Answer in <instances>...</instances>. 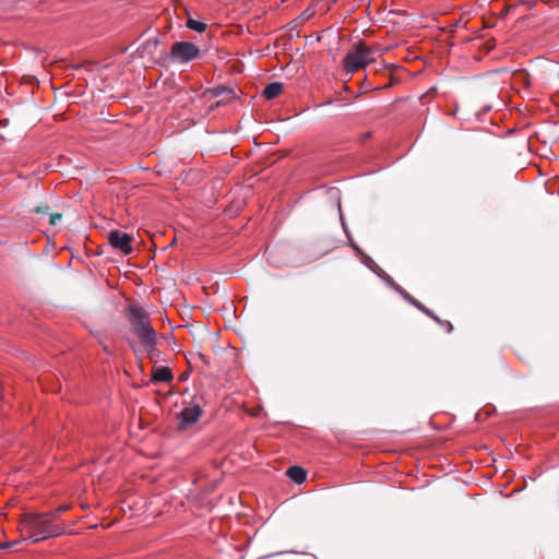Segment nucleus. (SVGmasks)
<instances>
[{"instance_id":"nucleus-15","label":"nucleus","mask_w":559,"mask_h":559,"mask_svg":"<svg viewBox=\"0 0 559 559\" xmlns=\"http://www.w3.org/2000/svg\"><path fill=\"white\" fill-rule=\"evenodd\" d=\"M35 212L48 215L49 214V206L48 205H39V206H37L35 209Z\"/></svg>"},{"instance_id":"nucleus-20","label":"nucleus","mask_w":559,"mask_h":559,"mask_svg":"<svg viewBox=\"0 0 559 559\" xmlns=\"http://www.w3.org/2000/svg\"><path fill=\"white\" fill-rule=\"evenodd\" d=\"M158 44V39L157 38H154V39H148L146 45H153L154 47H156Z\"/></svg>"},{"instance_id":"nucleus-18","label":"nucleus","mask_w":559,"mask_h":559,"mask_svg":"<svg viewBox=\"0 0 559 559\" xmlns=\"http://www.w3.org/2000/svg\"><path fill=\"white\" fill-rule=\"evenodd\" d=\"M100 345H102V347H103V350H104L106 354L111 355V350H110V348H109L108 344H106L105 342L100 341Z\"/></svg>"},{"instance_id":"nucleus-26","label":"nucleus","mask_w":559,"mask_h":559,"mask_svg":"<svg viewBox=\"0 0 559 559\" xmlns=\"http://www.w3.org/2000/svg\"><path fill=\"white\" fill-rule=\"evenodd\" d=\"M360 91H361V92H366V91H367V88H365V87H360Z\"/></svg>"},{"instance_id":"nucleus-23","label":"nucleus","mask_w":559,"mask_h":559,"mask_svg":"<svg viewBox=\"0 0 559 559\" xmlns=\"http://www.w3.org/2000/svg\"><path fill=\"white\" fill-rule=\"evenodd\" d=\"M129 345H131V347H133V350H136V347H134V344H132V342H129Z\"/></svg>"},{"instance_id":"nucleus-22","label":"nucleus","mask_w":559,"mask_h":559,"mask_svg":"<svg viewBox=\"0 0 559 559\" xmlns=\"http://www.w3.org/2000/svg\"><path fill=\"white\" fill-rule=\"evenodd\" d=\"M490 109H491V106H486V107L484 108V110H485V111H488V110H490Z\"/></svg>"},{"instance_id":"nucleus-12","label":"nucleus","mask_w":559,"mask_h":559,"mask_svg":"<svg viewBox=\"0 0 559 559\" xmlns=\"http://www.w3.org/2000/svg\"><path fill=\"white\" fill-rule=\"evenodd\" d=\"M186 26L197 33H203L206 29V24L201 21H197L192 17H188Z\"/></svg>"},{"instance_id":"nucleus-19","label":"nucleus","mask_w":559,"mask_h":559,"mask_svg":"<svg viewBox=\"0 0 559 559\" xmlns=\"http://www.w3.org/2000/svg\"><path fill=\"white\" fill-rule=\"evenodd\" d=\"M283 554H286V551H277L275 554H270V555H266V556H264V557H262L260 559L271 558L273 556H280V555H283Z\"/></svg>"},{"instance_id":"nucleus-5","label":"nucleus","mask_w":559,"mask_h":559,"mask_svg":"<svg viewBox=\"0 0 559 559\" xmlns=\"http://www.w3.org/2000/svg\"><path fill=\"white\" fill-rule=\"evenodd\" d=\"M202 415V407L199 403L193 401L187 403L178 414V428L180 430L187 429L189 426L195 424Z\"/></svg>"},{"instance_id":"nucleus-1","label":"nucleus","mask_w":559,"mask_h":559,"mask_svg":"<svg viewBox=\"0 0 559 559\" xmlns=\"http://www.w3.org/2000/svg\"><path fill=\"white\" fill-rule=\"evenodd\" d=\"M62 510H67V507H60L50 514L23 515L20 524L22 535L36 543L64 533L66 524L59 521V512Z\"/></svg>"},{"instance_id":"nucleus-13","label":"nucleus","mask_w":559,"mask_h":559,"mask_svg":"<svg viewBox=\"0 0 559 559\" xmlns=\"http://www.w3.org/2000/svg\"><path fill=\"white\" fill-rule=\"evenodd\" d=\"M140 349L152 361H155L157 359V357L160 355V350L157 348V344H153L152 350L148 348H140Z\"/></svg>"},{"instance_id":"nucleus-6","label":"nucleus","mask_w":559,"mask_h":559,"mask_svg":"<svg viewBox=\"0 0 559 559\" xmlns=\"http://www.w3.org/2000/svg\"><path fill=\"white\" fill-rule=\"evenodd\" d=\"M395 290L399 292L404 297L405 300L415 306L418 310H420L421 312L430 317L432 320H435L437 323H439L441 326L447 329V332L452 331L453 326L451 322L441 320L430 309L425 307L420 301H418L416 298H414L407 292H405L401 286H395Z\"/></svg>"},{"instance_id":"nucleus-9","label":"nucleus","mask_w":559,"mask_h":559,"mask_svg":"<svg viewBox=\"0 0 559 559\" xmlns=\"http://www.w3.org/2000/svg\"><path fill=\"white\" fill-rule=\"evenodd\" d=\"M282 90H283V83L271 82L264 87L262 95L266 99H274L275 97H277L281 94Z\"/></svg>"},{"instance_id":"nucleus-25","label":"nucleus","mask_w":559,"mask_h":559,"mask_svg":"<svg viewBox=\"0 0 559 559\" xmlns=\"http://www.w3.org/2000/svg\"><path fill=\"white\" fill-rule=\"evenodd\" d=\"M129 345H131V347H133V350H136V347H134V344H132V342H129Z\"/></svg>"},{"instance_id":"nucleus-7","label":"nucleus","mask_w":559,"mask_h":559,"mask_svg":"<svg viewBox=\"0 0 559 559\" xmlns=\"http://www.w3.org/2000/svg\"><path fill=\"white\" fill-rule=\"evenodd\" d=\"M108 241L112 248L120 250L124 254L132 252V237L127 233L111 230L108 235Z\"/></svg>"},{"instance_id":"nucleus-3","label":"nucleus","mask_w":559,"mask_h":559,"mask_svg":"<svg viewBox=\"0 0 559 559\" xmlns=\"http://www.w3.org/2000/svg\"><path fill=\"white\" fill-rule=\"evenodd\" d=\"M374 61L372 49L362 41H359L344 57L343 68L346 73H354Z\"/></svg>"},{"instance_id":"nucleus-24","label":"nucleus","mask_w":559,"mask_h":559,"mask_svg":"<svg viewBox=\"0 0 559 559\" xmlns=\"http://www.w3.org/2000/svg\"><path fill=\"white\" fill-rule=\"evenodd\" d=\"M129 345H131V347H133V350H136V347H134V344H132V342H129Z\"/></svg>"},{"instance_id":"nucleus-4","label":"nucleus","mask_w":559,"mask_h":559,"mask_svg":"<svg viewBox=\"0 0 559 559\" xmlns=\"http://www.w3.org/2000/svg\"><path fill=\"white\" fill-rule=\"evenodd\" d=\"M201 55L200 48L191 41H176L171 45L166 60L176 64H187Z\"/></svg>"},{"instance_id":"nucleus-21","label":"nucleus","mask_w":559,"mask_h":559,"mask_svg":"<svg viewBox=\"0 0 559 559\" xmlns=\"http://www.w3.org/2000/svg\"><path fill=\"white\" fill-rule=\"evenodd\" d=\"M13 545V543H0V549H8Z\"/></svg>"},{"instance_id":"nucleus-2","label":"nucleus","mask_w":559,"mask_h":559,"mask_svg":"<svg viewBox=\"0 0 559 559\" xmlns=\"http://www.w3.org/2000/svg\"><path fill=\"white\" fill-rule=\"evenodd\" d=\"M130 332L138 340L140 348L153 349V344H157L159 334L151 324L148 313L139 306L129 308Z\"/></svg>"},{"instance_id":"nucleus-11","label":"nucleus","mask_w":559,"mask_h":559,"mask_svg":"<svg viewBox=\"0 0 559 559\" xmlns=\"http://www.w3.org/2000/svg\"><path fill=\"white\" fill-rule=\"evenodd\" d=\"M365 264L371 270L373 271L374 273H377L379 276H382L384 278H386L389 285L391 287H393L395 289V286H399L397 284H395L393 282V280L386 275L377 264L376 262L370 258V257H366V260L364 261Z\"/></svg>"},{"instance_id":"nucleus-10","label":"nucleus","mask_w":559,"mask_h":559,"mask_svg":"<svg viewBox=\"0 0 559 559\" xmlns=\"http://www.w3.org/2000/svg\"><path fill=\"white\" fill-rule=\"evenodd\" d=\"M286 475L296 484H302L307 478L306 471L300 466H290Z\"/></svg>"},{"instance_id":"nucleus-8","label":"nucleus","mask_w":559,"mask_h":559,"mask_svg":"<svg viewBox=\"0 0 559 559\" xmlns=\"http://www.w3.org/2000/svg\"><path fill=\"white\" fill-rule=\"evenodd\" d=\"M174 379L173 371L169 367L155 366L152 369V381L155 383L170 382Z\"/></svg>"},{"instance_id":"nucleus-16","label":"nucleus","mask_w":559,"mask_h":559,"mask_svg":"<svg viewBox=\"0 0 559 559\" xmlns=\"http://www.w3.org/2000/svg\"><path fill=\"white\" fill-rule=\"evenodd\" d=\"M342 224H343V227H344L345 233H346V235H347V238H348V240H349V245H350V247H352L353 249H355L356 251H360V249L358 248V246H357V245L352 240V238L349 237V233H348V230L346 229L345 224H344V223H342Z\"/></svg>"},{"instance_id":"nucleus-14","label":"nucleus","mask_w":559,"mask_h":559,"mask_svg":"<svg viewBox=\"0 0 559 559\" xmlns=\"http://www.w3.org/2000/svg\"><path fill=\"white\" fill-rule=\"evenodd\" d=\"M61 217H62V214H60V213L49 214L50 225H56L57 222L61 219Z\"/></svg>"},{"instance_id":"nucleus-17","label":"nucleus","mask_w":559,"mask_h":559,"mask_svg":"<svg viewBox=\"0 0 559 559\" xmlns=\"http://www.w3.org/2000/svg\"><path fill=\"white\" fill-rule=\"evenodd\" d=\"M224 93H227V94H231L234 93L233 90L230 88H227V87H218L215 92V95L216 96H219V95H223Z\"/></svg>"}]
</instances>
